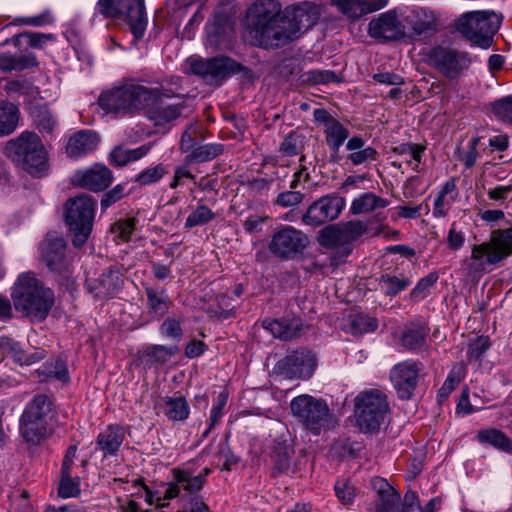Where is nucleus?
<instances>
[{
	"label": "nucleus",
	"instance_id": "nucleus-7",
	"mask_svg": "<svg viewBox=\"0 0 512 512\" xmlns=\"http://www.w3.org/2000/svg\"><path fill=\"white\" fill-rule=\"evenodd\" d=\"M96 200L87 194L70 198L65 204V221L74 236L72 243L81 247L89 237L95 214Z\"/></svg>",
	"mask_w": 512,
	"mask_h": 512
},
{
	"label": "nucleus",
	"instance_id": "nucleus-10",
	"mask_svg": "<svg viewBox=\"0 0 512 512\" xmlns=\"http://www.w3.org/2000/svg\"><path fill=\"white\" fill-rule=\"evenodd\" d=\"M427 56L429 65L450 80L459 78L472 63L468 52L449 46H435Z\"/></svg>",
	"mask_w": 512,
	"mask_h": 512
},
{
	"label": "nucleus",
	"instance_id": "nucleus-63",
	"mask_svg": "<svg viewBox=\"0 0 512 512\" xmlns=\"http://www.w3.org/2000/svg\"><path fill=\"white\" fill-rule=\"evenodd\" d=\"M162 335L170 338H180L182 329L180 323L174 318H167L160 327Z\"/></svg>",
	"mask_w": 512,
	"mask_h": 512
},
{
	"label": "nucleus",
	"instance_id": "nucleus-6",
	"mask_svg": "<svg viewBox=\"0 0 512 512\" xmlns=\"http://www.w3.org/2000/svg\"><path fill=\"white\" fill-rule=\"evenodd\" d=\"M501 21L502 16L494 11H471L458 18L456 29L470 42L487 49L491 46Z\"/></svg>",
	"mask_w": 512,
	"mask_h": 512
},
{
	"label": "nucleus",
	"instance_id": "nucleus-57",
	"mask_svg": "<svg viewBox=\"0 0 512 512\" xmlns=\"http://www.w3.org/2000/svg\"><path fill=\"white\" fill-rule=\"evenodd\" d=\"M200 127L197 123H190L183 132L180 140V149L182 152H191L195 148V136L199 133Z\"/></svg>",
	"mask_w": 512,
	"mask_h": 512
},
{
	"label": "nucleus",
	"instance_id": "nucleus-25",
	"mask_svg": "<svg viewBox=\"0 0 512 512\" xmlns=\"http://www.w3.org/2000/svg\"><path fill=\"white\" fill-rule=\"evenodd\" d=\"M100 142L96 132L91 130H80L74 133L66 145V153L70 158H80L93 152Z\"/></svg>",
	"mask_w": 512,
	"mask_h": 512
},
{
	"label": "nucleus",
	"instance_id": "nucleus-45",
	"mask_svg": "<svg viewBox=\"0 0 512 512\" xmlns=\"http://www.w3.org/2000/svg\"><path fill=\"white\" fill-rule=\"evenodd\" d=\"M38 373L42 375L44 379L55 378L61 381H67L69 378L67 366L61 359L46 362L43 368L38 370Z\"/></svg>",
	"mask_w": 512,
	"mask_h": 512
},
{
	"label": "nucleus",
	"instance_id": "nucleus-30",
	"mask_svg": "<svg viewBox=\"0 0 512 512\" xmlns=\"http://www.w3.org/2000/svg\"><path fill=\"white\" fill-rule=\"evenodd\" d=\"M263 325L274 337L282 340H291L299 336L302 328L301 320L295 317L266 320Z\"/></svg>",
	"mask_w": 512,
	"mask_h": 512
},
{
	"label": "nucleus",
	"instance_id": "nucleus-16",
	"mask_svg": "<svg viewBox=\"0 0 512 512\" xmlns=\"http://www.w3.org/2000/svg\"><path fill=\"white\" fill-rule=\"evenodd\" d=\"M345 207V199L338 194H327L311 203L302 216L305 225L319 227L337 219Z\"/></svg>",
	"mask_w": 512,
	"mask_h": 512
},
{
	"label": "nucleus",
	"instance_id": "nucleus-40",
	"mask_svg": "<svg viewBox=\"0 0 512 512\" xmlns=\"http://www.w3.org/2000/svg\"><path fill=\"white\" fill-rule=\"evenodd\" d=\"M325 140L333 153L339 152L343 143L349 137V129L337 119L324 129Z\"/></svg>",
	"mask_w": 512,
	"mask_h": 512
},
{
	"label": "nucleus",
	"instance_id": "nucleus-36",
	"mask_svg": "<svg viewBox=\"0 0 512 512\" xmlns=\"http://www.w3.org/2000/svg\"><path fill=\"white\" fill-rule=\"evenodd\" d=\"M293 455L294 449L288 440L278 438L274 441L272 458L278 472H286L290 468Z\"/></svg>",
	"mask_w": 512,
	"mask_h": 512
},
{
	"label": "nucleus",
	"instance_id": "nucleus-60",
	"mask_svg": "<svg viewBox=\"0 0 512 512\" xmlns=\"http://www.w3.org/2000/svg\"><path fill=\"white\" fill-rule=\"evenodd\" d=\"M35 122L42 133L48 134L54 130L57 124L49 111H39L35 116Z\"/></svg>",
	"mask_w": 512,
	"mask_h": 512
},
{
	"label": "nucleus",
	"instance_id": "nucleus-18",
	"mask_svg": "<svg viewBox=\"0 0 512 512\" xmlns=\"http://www.w3.org/2000/svg\"><path fill=\"white\" fill-rule=\"evenodd\" d=\"M41 259L51 272L65 277L70 274V260L63 238L48 234L41 244Z\"/></svg>",
	"mask_w": 512,
	"mask_h": 512
},
{
	"label": "nucleus",
	"instance_id": "nucleus-33",
	"mask_svg": "<svg viewBox=\"0 0 512 512\" xmlns=\"http://www.w3.org/2000/svg\"><path fill=\"white\" fill-rule=\"evenodd\" d=\"M51 413V399L45 394H38L28 402L21 417L50 423Z\"/></svg>",
	"mask_w": 512,
	"mask_h": 512
},
{
	"label": "nucleus",
	"instance_id": "nucleus-8",
	"mask_svg": "<svg viewBox=\"0 0 512 512\" xmlns=\"http://www.w3.org/2000/svg\"><path fill=\"white\" fill-rule=\"evenodd\" d=\"M290 410L297 421L315 435L331 426L332 415L325 400L308 394L292 399Z\"/></svg>",
	"mask_w": 512,
	"mask_h": 512
},
{
	"label": "nucleus",
	"instance_id": "nucleus-55",
	"mask_svg": "<svg viewBox=\"0 0 512 512\" xmlns=\"http://www.w3.org/2000/svg\"><path fill=\"white\" fill-rule=\"evenodd\" d=\"M425 147L419 144L414 143H405L401 144L393 149V152L398 155H410L412 159L416 162V167L421 162L422 153L424 152Z\"/></svg>",
	"mask_w": 512,
	"mask_h": 512
},
{
	"label": "nucleus",
	"instance_id": "nucleus-44",
	"mask_svg": "<svg viewBox=\"0 0 512 512\" xmlns=\"http://www.w3.org/2000/svg\"><path fill=\"white\" fill-rule=\"evenodd\" d=\"M216 214L205 204H199L187 217L185 228L202 226L214 220Z\"/></svg>",
	"mask_w": 512,
	"mask_h": 512
},
{
	"label": "nucleus",
	"instance_id": "nucleus-34",
	"mask_svg": "<svg viewBox=\"0 0 512 512\" xmlns=\"http://www.w3.org/2000/svg\"><path fill=\"white\" fill-rule=\"evenodd\" d=\"M388 205L389 201L387 199L372 192H365L352 201L350 212L353 215L367 214L378 209H384Z\"/></svg>",
	"mask_w": 512,
	"mask_h": 512
},
{
	"label": "nucleus",
	"instance_id": "nucleus-26",
	"mask_svg": "<svg viewBox=\"0 0 512 512\" xmlns=\"http://www.w3.org/2000/svg\"><path fill=\"white\" fill-rule=\"evenodd\" d=\"M77 447L70 446L63 459L61 469V481L59 483L58 494L62 498L76 497L80 493L79 479L71 476L72 465L76 457Z\"/></svg>",
	"mask_w": 512,
	"mask_h": 512
},
{
	"label": "nucleus",
	"instance_id": "nucleus-12",
	"mask_svg": "<svg viewBox=\"0 0 512 512\" xmlns=\"http://www.w3.org/2000/svg\"><path fill=\"white\" fill-rule=\"evenodd\" d=\"M187 64L191 73L199 75L209 84H220L223 80L239 72L242 66L232 58L220 56L210 59L191 57Z\"/></svg>",
	"mask_w": 512,
	"mask_h": 512
},
{
	"label": "nucleus",
	"instance_id": "nucleus-11",
	"mask_svg": "<svg viewBox=\"0 0 512 512\" xmlns=\"http://www.w3.org/2000/svg\"><path fill=\"white\" fill-rule=\"evenodd\" d=\"M512 255V227L495 229L491 232L489 241L473 245L471 259L496 265Z\"/></svg>",
	"mask_w": 512,
	"mask_h": 512
},
{
	"label": "nucleus",
	"instance_id": "nucleus-53",
	"mask_svg": "<svg viewBox=\"0 0 512 512\" xmlns=\"http://www.w3.org/2000/svg\"><path fill=\"white\" fill-rule=\"evenodd\" d=\"M455 197H447L441 194H437L433 204L432 214L435 218H444L448 215Z\"/></svg>",
	"mask_w": 512,
	"mask_h": 512
},
{
	"label": "nucleus",
	"instance_id": "nucleus-54",
	"mask_svg": "<svg viewBox=\"0 0 512 512\" xmlns=\"http://www.w3.org/2000/svg\"><path fill=\"white\" fill-rule=\"evenodd\" d=\"M335 492L343 504H350L355 498V488L348 480H339L335 484Z\"/></svg>",
	"mask_w": 512,
	"mask_h": 512
},
{
	"label": "nucleus",
	"instance_id": "nucleus-24",
	"mask_svg": "<svg viewBox=\"0 0 512 512\" xmlns=\"http://www.w3.org/2000/svg\"><path fill=\"white\" fill-rule=\"evenodd\" d=\"M2 348L15 363L19 365H32L46 357V351L42 348L24 349L21 344L12 338L3 337L0 339Z\"/></svg>",
	"mask_w": 512,
	"mask_h": 512
},
{
	"label": "nucleus",
	"instance_id": "nucleus-52",
	"mask_svg": "<svg viewBox=\"0 0 512 512\" xmlns=\"http://www.w3.org/2000/svg\"><path fill=\"white\" fill-rule=\"evenodd\" d=\"M137 219L132 217L116 222L112 226V232L123 241H128L131 238Z\"/></svg>",
	"mask_w": 512,
	"mask_h": 512
},
{
	"label": "nucleus",
	"instance_id": "nucleus-37",
	"mask_svg": "<svg viewBox=\"0 0 512 512\" xmlns=\"http://www.w3.org/2000/svg\"><path fill=\"white\" fill-rule=\"evenodd\" d=\"M19 109L11 102L0 103V137L12 134L19 121Z\"/></svg>",
	"mask_w": 512,
	"mask_h": 512
},
{
	"label": "nucleus",
	"instance_id": "nucleus-43",
	"mask_svg": "<svg viewBox=\"0 0 512 512\" xmlns=\"http://www.w3.org/2000/svg\"><path fill=\"white\" fill-rule=\"evenodd\" d=\"M223 145L218 143H209L195 147L187 156L189 161L206 162L211 161L223 153Z\"/></svg>",
	"mask_w": 512,
	"mask_h": 512
},
{
	"label": "nucleus",
	"instance_id": "nucleus-50",
	"mask_svg": "<svg viewBox=\"0 0 512 512\" xmlns=\"http://www.w3.org/2000/svg\"><path fill=\"white\" fill-rule=\"evenodd\" d=\"M439 503L437 498H433L424 508H421L417 495L414 492H408L404 497L403 512H434L435 506Z\"/></svg>",
	"mask_w": 512,
	"mask_h": 512
},
{
	"label": "nucleus",
	"instance_id": "nucleus-38",
	"mask_svg": "<svg viewBox=\"0 0 512 512\" xmlns=\"http://www.w3.org/2000/svg\"><path fill=\"white\" fill-rule=\"evenodd\" d=\"M177 352L178 348L176 346L152 345L143 351L142 359L143 362L150 366L163 365Z\"/></svg>",
	"mask_w": 512,
	"mask_h": 512
},
{
	"label": "nucleus",
	"instance_id": "nucleus-48",
	"mask_svg": "<svg viewBox=\"0 0 512 512\" xmlns=\"http://www.w3.org/2000/svg\"><path fill=\"white\" fill-rule=\"evenodd\" d=\"M330 4L349 18H359L364 15L363 0H330Z\"/></svg>",
	"mask_w": 512,
	"mask_h": 512
},
{
	"label": "nucleus",
	"instance_id": "nucleus-22",
	"mask_svg": "<svg viewBox=\"0 0 512 512\" xmlns=\"http://www.w3.org/2000/svg\"><path fill=\"white\" fill-rule=\"evenodd\" d=\"M123 283L119 269L110 267L99 278L88 280L86 285L96 298L104 299L116 295L122 289Z\"/></svg>",
	"mask_w": 512,
	"mask_h": 512
},
{
	"label": "nucleus",
	"instance_id": "nucleus-19",
	"mask_svg": "<svg viewBox=\"0 0 512 512\" xmlns=\"http://www.w3.org/2000/svg\"><path fill=\"white\" fill-rule=\"evenodd\" d=\"M368 34L381 41H394L406 36V28L399 20L396 11L389 10L369 22Z\"/></svg>",
	"mask_w": 512,
	"mask_h": 512
},
{
	"label": "nucleus",
	"instance_id": "nucleus-15",
	"mask_svg": "<svg viewBox=\"0 0 512 512\" xmlns=\"http://www.w3.org/2000/svg\"><path fill=\"white\" fill-rule=\"evenodd\" d=\"M308 243L309 238L305 233L293 226L285 225L272 235L269 250L276 257L289 259L302 253Z\"/></svg>",
	"mask_w": 512,
	"mask_h": 512
},
{
	"label": "nucleus",
	"instance_id": "nucleus-2",
	"mask_svg": "<svg viewBox=\"0 0 512 512\" xmlns=\"http://www.w3.org/2000/svg\"><path fill=\"white\" fill-rule=\"evenodd\" d=\"M11 297L16 311L36 321H43L54 305L53 291L31 272L18 276Z\"/></svg>",
	"mask_w": 512,
	"mask_h": 512
},
{
	"label": "nucleus",
	"instance_id": "nucleus-23",
	"mask_svg": "<svg viewBox=\"0 0 512 512\" xmlns=\"http://www.w3.org/2000/svg\"><path fill=\"white\" fill-rule=\"evenodd\" d=\"M371 487L376 494L374 512H399L400 494L386 479L374 477Z\"/></svg>",
	"mask_w": 512,
	"mask_h": 512
},
{
	"label": "nucleus",
	"instance_id": "nucleus-31",
	"mask_svg": "<svg viewBox=\"0 0 512 512\" xmlns=\"http://www.w3.org/2000/svg\"><path fill=\"white\" fill-rule=\"evenodd\" d=\"M346 149L349 152L347 160L355 166L376 161L378 157L377 150L371 146L365 147V140L360 136L348 139Z\"/></svg>",
	"mask_w": 512,
	"mask_h": 512
},
{
	"label": "nucleus",
	"instance_id": "nucleus-49",
	"mask_svg": "<svg viewBox=\"0 0 512 512\" xmlns=\"http://www.w3.org/2000/svg\"><path fill=\"white\" fill-rule=\"evenodd\" d=\"M426 333L422 328L407 329L401 336V344L409 350L420 349L425 345Z\"/></svg>",
	"mask_w": 512,
	"mask_h": 512
},
{
	"label": "nucleus",
	"instance_id": "nucleus-1",
	"mask_svg": "<svg viewBox=\"0 0 512 512\" xmlns=\"http://www.w3.org/2000/svg\"><path fill=\"white\" fill-rule=\"evenodd\" d=\"M248 28L255 43L264 48L284 46L293 37L289 21L281 13V5L275 0H257L248 9Z\"/></svg>",
	"mask_w": 512,
	"mask_h": 512
},
{
	"label": "nucleus",
	"instance_id": "nucleus-39",
	"mask_svg": "<svg viewBox=\"0 0 512 512\" xmlns=\"http://www.w3.org/2000/svg\"><path fill=\"white\" fill-rule=\"evenodd\" d=\"M477 439L482 444H489L496 449L512 453V441L506 434L495 428L480 430Z\"/></svg>",
	"mask_w": 512,
	"mask_h": 512
},
{
	"label": "nucleus",
	"instance_id": "nucleus-13",
	"mask_svg": "<svg viewBox=\"0 0 512 512\" xmlns=\"http://www.w3.org/2000/svg\"><path fill=\"white\" fill-rule=\"evenodd\" d=\"M317 366L316 356L308 349L301 348L288 353L274 367L276 374L286 379H309Z\"/></svg>",
	"mask_w": 512,
	"mask_h": 512
},
{
	"label": "nucleus",
	"instance_id": "nucleus-62",
	"mask_svg": "<svg viewBox=\"0 0 512 512\" xmlns=\"http://www.w3.org/2000/svg\"><path fill=\"white\" fill-rule=\"evenodd\" d=\"M304 195L298 191L282 192L277 197V204L282 207H291L302 202Z\"/></svg>",
	"mask_w": 512,
	"mask_h": 512
},
{
	"label": "nucleus",
	"instance_id": "nucleus-47",
	"mask_svg": "<svg viewBox=\"0 0 512 512\" xmlns=\"http://www.w3.org/2000/svg\"><path fill=\"white\" fill-rule=\"evenodd\" d=\"M168 173V169L163 164H158L154 167H149L140 172L136 178L135 182L140 186L152 185L160 181L164 175Z\"/></svg>",
	"mask_w": 512,
	"mask_h": 512
},
{
	"label": "nucleus",
	"instance_id": "nucleus-46",
	"mask_svg": "<svg viewBox=\"0 0 512 512\" xmlns=\"http://www.w3.org/2000/svg\"><path fill=\"white\" fill-rule=\"evenodd\" d=\"M174 475L176 482L189 493L198 492L204 484L203 475L192 476L189 472L181 470H175Z\"/></svg>",
	"mask_w": 512,
	"mask_h": 512
},
{
	"label": "nucleus",
	"instance_id": "nucleus-17",
	"mask_svg": "<svg viewBox=\"0 0 512 512\" xmlns=\"http://www.w3.org/2000/svg\"><path fill=\"white\" fill-rule=\"evenodd\" d=\"M423 365L421 362L405 360L390 371V380L401 399H410L415 391Z\"/></svg>",
	"mask_w": 512,
	"mask_h": 512
},
{
	"label": "nucleus",
	"instance_id": "nucleus-59",
	"mask_svg": "<svg viewBox=\"0 0 512 512\" xmlns=\"http://www.w3.org/2000/svg\"><path fill=\"white\" fill-rule=\"evenodd\" d=\"M227 402V395L225 393H220L218 396L217 403L213 405L210 413V424L207 431L204 433V436H207L209 431L219 423L222 415L223 408Z\"/></svg>",
	"mask_w": 512,
	"mask_h": 512
},
{
	"label": "nucleus",
	"instance_id": "nucleus-35",
	"mask_svg": "<svg viewBox=\"0 0 512 512\" xmlns=\"http://www.w3.org/2000/svg\"><path fill=\"white\" fill-rule=\"evenodd\" d=\"M160 406L163 409V413L168 418V420L173 422L184 421L185 419L188 418L190 413L189 404L187 403L186 399L182 396H166L162 398Z\"/></svg>",
	"mask_w": 512,
	"mask_h": 512
},
{
	"label": "nucleus",
	"instance_id": "nucleus-58",
	"mask_svg": "<svg viewBox=\"0 0 512 512\" xmlns=\"http://www.w3.org/2000/svg\"><path fill=\"white\" fill-rule=\"evenodd\" d=\"M12 62L13 71H23L38 65L37 58L32 52H27L20 55H12Z\"/></svg>",
	"mask_w": 512,
	"mask_h": 512
},
{
	"label": "nucleus",
	"instance_id": "nucleus-4",
	"mask_svg": "<svg viewBox=\"0 0 512 512\" xmlns=\"http://www.w3.org/2000/svg\"><path fill=\"white\" fill-rule=\"evenodd\" d=\"M153 93L143 85L125 84L101 93L98 103L106 112L130 114L148 107Z\"/></svg>",
	"mask_w": 512,
	"mask_h": 512
},
{
	"label": "nucleus",
	"instance_id": "nucleus-14",
	"mask_svg": "<svg viewBox=\"0 0 512 512\" xmlns=\"http://www.w3.org/2000/svg\"><path fill=\"white\" fill-rule=\"evenodd\" d=\"M368 229V223L351 220L322 228L318 234V242L325 248L345 246L360 238Z\"/></svg>",
	"mask_w": 512,
	"mask_h": 512
},
{
	"label": "nucleus",
	"instance_id": "nucleus-42",
	"mask_svg": "<svg viewBox=\"0 0 512 512\" xmlns=\"http://www.w3.org/2000/svg\"><path fill=\"white\" fill-rule=\"evenodd\" d=\"M481 140L482 137L474 136L468 141L465 147L458 149V160L465 166V168L470 169L475 165L479 157L478 147Z\"/></svg>",
	"mask_w": 512,
	"mask_h": 512
},
{
	"label": "nucleus",
	"instance_id": "nucleus-29",
	"mask_svg": "<svg viewBox=\"0 0 512 512\" xmlns=\"http://www.w3.org/2000/svg\"><path fill=\"white\" fill-rule=\"evenodd\" d=\"M20 433L30 445H39L51 434L50 423L20 417Z\"/></svg>",
	"mask_w": 512,
	"mask_h": 512
},
{
	"label": "nucleus",
	"instance_id": "nucleus-41",
	"mask_svg": "<svg viewBox=\"0 0 512 512\" xmlns=\"http://www.w3.org/2000/svg\"><path fill=\"white\" fill-rule=\"evenodd\" d=\"M412 281L408 277L385 274L379 279V286L387 296H395L405 290Z\"/></svg>",
	"mask_w": 512,
	"mask_h": 512
},
{
	"label": "nucleus",
	"instance_id": "nucleus-32",
	"mask_svg": "<svg viewBox=\"0 0 512 512\" xmlns=\"http://www.w3.org/2000/svg\"><path fill=\"white\" fill-rule=\"evenodd\" d=\"M125 438V431L119 425H109L104 431L99 433L96 439V445L104 456L115 455L121 447Z\"/></svg>",
	"mask_w": 512,
	"mask_h": 512
},
{
	"label": "nucleus",
	"instance_id": "nucleus-28",
	"mask_svg": "<svg viewBox=\"0 0 512 512\" xmlns=\"http://www.w3.org/2000/svg\"><path fill=\"white\" fill-rule=\"evenodd\" d=\"M146 294L147 315L151 320H160L164 317L172 304L170 297L164 289L144 285Z\"/></svg>",
	"mask_w": 512,
	"mask_h": 512
},
{
	"label": "nucleus",
	"instance_id": "nucleus-20",
	"mask_svg": "<svg viewBox=\"0 0 512 512\" xmlns=\"http://www.w3.org/2000/svg\"><path fill=\"white\" fill-rule=\"evenodd\" d=\"M283 15L285 20L289 21V29L293 39L297 38V34L301 30H307L314 26L319 17L316 6L307 2L287 8Z\"/></svg>",
	"mask_w": 512,
	"mask_h": 512
},
{
	"label": "nucleus",
	"instance_id": "nucleus-21",
	"mask_svg": "<svg viewBox=\"0 0 512 512\" xmlns=\"http://www.w3.org/2000/svg\"><path fill=\"white\" fill-rule=\"evenodd\" d=\"M111 170L100 164H96L84 171H78L73 177V183L82 188L98 192L105 190L112 182Z\"/></svg>",
	"mask_w": 512,
	"mask_h": 512
},
{
	"label": "nucleus",
	"instance_id": "nucleus-5",
	"mask_svg": "<svg viewBox=\"0 0 512 512\" xmlns=\"http://www.w3.org/2000/svg\"><path fill=\"white\" fill-rule=\"evenodd\" d=\"M356 424L363 433L377 432L390 410L387 395L379 389H368L355 397Z\"/></svg>",
	"mask_w": 512,
	"mask_h": 512
},
{
	"label": "nucleus",
	"instance_id": "nucleus-61",
	"mask_svg": "<svg viewBox=\"0 0 512 512\" xmlns=\"http://www.w3.org/2000/svg\"><path fill=\"white\" fill-rule=\"evenodd\" d=\"M493 112L502 120L512 121V96L495 102Z\"/></svg>",
	"mask_w": 512,
	"mask_h": 512
},
{
	"label": "nucleus",
	"instance_id": "nucleus-51",
	"mask_svg": "<svg viewBox=\"0 0 512 512\" xmlns=\"http://www.w3.org/2000/svg\"><path fill=\"white\" fill-rule=\"evenodd\" d=\"M378 326L376 319L368 315H355L351 320L353 333L363 334L374 331Z\"/></svg>",
	"mask_w": 512,
	"mask_h": 512
},
{
	"label": "nucleus",
	"instance_id": "nucleus-56",
	"mask_svg": "<svg viewBox=\"0 0 512 512\" xmlns=\"http://www.w3.org/2000/svg\"><path fill=\"white\" fill-rule=\"evenodd\" d=\"M437 279L438 276L434 273H430L426 277L422 278L410 292V297L412 299L424 298L427 291L436 283Z\"/></svg>",
	"mask_w": 512,
	"mask_h": 512
},
{
	"label": "nucleus",
	"instance_id": "nucleus-3",
	"mask_svg": "<svg viewBox=\"0 0 512 512\" xmlns=\"http://www.w3.org/2000/svg\"><path fill=\"white\" fill-rule=\"evenodd\" d=\"M13 161L17 162L29 174L43 176L48 170L47 152L40 137L33 132H23L11 140L7 147Z\"/></svg>",
	"mask_w": 512,
	"mask_h": 512
},
{
	"label": "nucleus",
	"instance_id": "nucleus-9",
	"mask_svg": "<svg viewBox=\"0 0 512 512\" xmlns=\"http://www.w3.org/2000/svg\"><path fill=\"white\" fill-rule=\"evenodd\" d=\"M96 7L105 17H125L135 40L143 37L147 25L144 0H99Z\"/></svg>",
	"mask_w": 512,
	"mask_h": 512
},
{
	"label": "nucleus",
	"instance_id": "nucleus-27",
	"mask_svg": "<svg viewBox=\"0 0 512 512\" xmlns=\"http://www.w3.org/2000/svg\"><path fill=\"white\" fill-rule=\"evenodd\" d=\"M192 99L187 98L180 103L173 105H158L148 110L147 117L155 126H165L178 119L184 112H191L192 105L189 104Z\"/></svg>",
	"mask_w": 512,
	"mask_h": 512
},
{
	"label": "nucleus",
	"instance_id": "nucleus-64",
	"mask_svg": "<svg viewBox=\"0 0 512 512\" xmlns=\"http://www.w3.org/2000/svg\"><path fill=\"white\" fill-rule=\"evenodd\" d=\"M124 196V186L119 184L116 185L113 189L106 192L101 200V207L103 209H107L117 201H119Z\"/></svg>",
	"mask_w": 512,
	"mask_h": 512
}]
</instances>
